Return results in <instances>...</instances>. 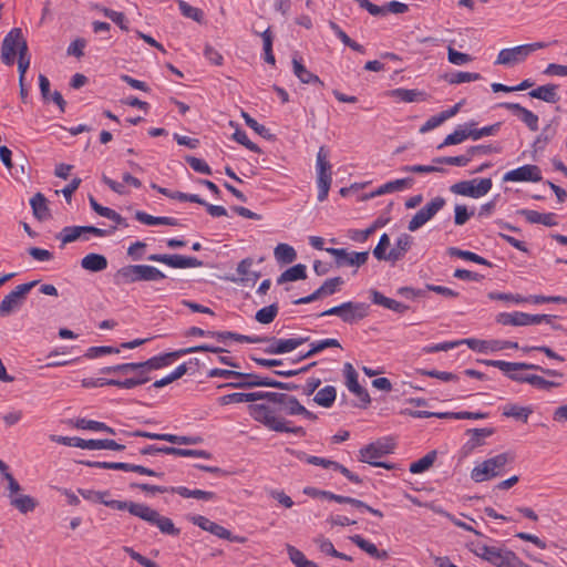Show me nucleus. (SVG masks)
Returning <instances> with one entry per match:
<instances>
[{
	"label": "nucleus",
	"mask_w": 567,
	"mask_h": 567,
	"mask_svg": "<svg viewBox=\"0 0 567 567\" xmlns=\"http://www.w3.org/2000/svg\"><path fill=\"white\" fill-rule=\"evenodd\" d=\"M264 403L249 405V415L271 431L280 433H293L303 436V427L291 426L286 416L302 415L308 420H316L317 415L308 411L297 398L280 392H264Z\"/></svg>",
	"instance_id": "f257e3e1"
},
{
	"label": "nucleus",
	"mask_w": 567,
	"mask_h": 567,
	"mask_svg": "<svg viewBox=\"0 0 567 567\" xmlns=\"http://www.w3.org/2000/svg\"><path fill=\"white\" fill-rule=\"evenodd\" d=\"M104 505L117 511L126 509L130 514L156 526L165 535L178 536L181 533L171 518L161 515L156 509L146 504L112 499L104 502Z\"/></svg>",
	"instance_id": "f03ea898"
},
{
	"label": "nucleus",
	"mask_w": 567,
	"mask_h": 567,
	"mask_svg": "<svg viewBox=\"0 0 567 567\" xmlns=\"http://www.w3.org/2000/svg\"><path fill=\"white\" fill-rule=\"evenodd\" d=\"M166 278L158 268L150 265H127L120 268L114 281L116 285H131L138 281H157Z\"/></svg>",
	"instance_id": "7ed1b4c3"
},
{
	"label": "nucleus",
	"mask_w": 567,
	"mask_h": 567,
	"mask_svg": "<svg viewBox=\"0 0 567 567\" xmlns=\"http://www.w3.org/2000/svg\"><path fill=\"white\" fill-rule=\"evenodd\" d=\"M514 457L507 452L487 458L471 471V478L476 483H482L497 477L503 473L504 467L508 463H512Z\"/></svg>",
	"instance_id": "20e7f679"
},
{
	"label": "nucleus",
	"mask_w": 567,
	"mask_h": 567,
	"mask_svg": "<svg viewBox=\"0 0 567 567\" xmlns=\"http://www.w3.org/2000/svg\"><path fill=\"white\" fill-rule=\"evenodd\" d=\"M28 50L27 40L23 37L20 28L11 29L4 37L1 44V61L6 65H12L16 61V56L22 52V47Z\"/></svg>",
	"instance_id": "39448f33"
},
{
	"label": "nucleus",
	"mask_w": 567,
	"mask_h": 567,
	"mask_svg": "<svg viewBox=\"0 0 567 567\" xmlns=\"http://www.w3.org/2000/svg\"><path fill=\"white\" fill-rule=\"evenodd\" d=\"M547 47L545 42H534L529 44H522L511 49H503L499 51L495 64L511 66L525 61V59L533 52Z\"/></svg>",
	"instance_id": "423d86ee"
},
{
	"label": "nucleus",
	"mask_w": 567,
	"mask_h": 567,
	"mask_svg": "<svg viewBox=\"0 0 567 567\" xmlns=\"http://www.w3.org/2000/svg\"><path fill=\"white\" fill-rule=\"evenodd\" d=\"M317 185L318 200L327 199L332 183L331 164L328 161V152L321 146L317 153Z\"/></svg>",
	"instance_id": "0eeeda50"
},
{
	"label": "nucleus",
	"mask_w": 567,
	"mask_h": 567,
	"mask_svg": "<svg viewBox=\"0 0 567 567\" xmlns=\"http://www.w3.org/2000/svg\"><path fill=\"white\" fill-rule=\"evenodd\" d=\"M485 363L489 367H494L503 371L509 379L511 375H520L519 373H516V371L520 370H534V371H540L542 373L549 375V377H563V373L543 368L538 364L534 363H526V362H507L503 360H487Z\"/></svg>",
	"instance_id": "6e6552de"
},
{
	"label": "nucleus",
	"mask_w": 567,
	"mask_h": 567,
	"mask_svg": "<svg viewBox=\"0 0 567 567\" xmlns=\"http://www.w3.org/2000/svg\"><path fill=\"white\" fill-rule=\"evenodd\" d=\"M492 186L491 178H474L455 183L451 186V192L462 196L480 198L486 195Z\"/></svg>",
	"instance_id": "1a4fd4ad"
},
{
	"label": "nucleus",
	"mask_w": 567,
	"mask_h": 567,
	"mask_svg": "<svg viewBox=\"0 0 567 567\" xmlns=\"http://www.w3.org/2000/svg\"><path fill=\"white\" fill-rule=\"evenodd\" d=\"M38 280L22 284L16 287L10 293H8L0 302V316L6 317L19 309L25 298V295L38 285Z\"/></svg>",
	"instance_id": "9d476101"
},
{
	"label": "nucleus",
	"mask_w": 567,
	"mask_h": 567,
	"mask_svg": "<svg viewBox=\"0 0 567 567\" xmlns=\"http://www.w3.org/2000/svg\"><path fill=\"white\" fill-rule=\"evenodd\" d=\"M190 522L198 526L199 528L209 532L210 534L215 535L218 538L227 539L233 543H239L244 544L246 543L247 538L244 536L233 535L230 530L226 529L221 525L212 522L205 516L202 515H195L190 517Z\"/></svg>",
	"instance_id": "9b49d317"
},
{
	"label": "nucleus",
	"mask_w": 567,
	"mask_h": 567,
	"mask_svg": "<svg viewBox=\"0 0 567 567\" xmlns=\"http://www.w3.org/2000/svg\"><path fill=\"white\" fill-rule=\"evenodd\" d=\"M446 202L443 197H435L431 202H429L424 207H422L409 221L408 229L410 231H415L420 229L423 225H425L429 220H431L437 212H440Z\"/></svg>",
	"instance_id": "f8f14e48"
},
{
	"label": "nucleus",
	"mask_w": 567,
	"mask_h": 567,
	"mask_svg": "<svg viewBox=\"0 0 567 567\" xmlns=\"http://www.w3.org/2000/svg\"><path fill=\"white\" fill-rule=\"evenodd\" d=\"M326 251L334 257V262L338 268L344 266L360 267L369 259V251L349 252L344 248H326Z\"/></svg>",
	"instance_id": "ddd939ff"
},
{
	"label": "nucleus",
	"mask_w": 567,
	"mask_h": 567,
	"mask_svg": "<svg viewBox=\"0 0 567 567\" xmlns=\"http://www.w3.org/2000/svg\"><path fill=\"white\" fill-rule=\"evenodd\" d=\"M150 261H156L167 265L172 268H195L202 267L203 262L196 257L183 256V255H166V254H153L147 258Z\"/></svg>",
	"instance_id": "4468645a"
},
{
	"label": "nucleus",
	"mask_w": 567,
	"mask_h": 567,
	"mask_svg": "<svg viewBox=\"0 0 567 567\" xmlns=\"http://www.w3.org/2000/svg\"><path fill=\"white\" fill-rule=\"evenodd\" d=\"M393 449L394 445L390 441H377L365 445L360 450L359 460L361 462L373 465V463H377L379 458L391 453Z\"/></svg>",
	"instance_id": "2eb2a0df"
},
{
	"label": "nucleus",
	"mask_w": 567,
	"mask_h": 567,
	"mask_svg": "<svg viewBox=\"0 0 567 567\" xmlns=\"http://www.w3.org/2000/svg\"><path fill=\"white\" fill-rule=\"evenodd\" d=\"M264 338V342L269 343L268 347L265 349V352L269 354H282L291 352L309 340V337H299L291 339H277L275 337Z\"/></svg>",
	"instance_id": "dca6fc26"
},
{
	"label": "nucleus",
	"mask_w": 567,
	"mask_h": 567,
	"mask_svg": "<svg viewBox=\"0 0 567 567\" xmlns=\"http://www.w3.org/2000/svg\"><path fill=\"white\" fill-rule=\"evenodd\" d=\"M255 386H279L276 383V380L260 377L255 373H243L241 377L237 381L225 383L219 385V388H234V389H250Z\"/></svg>",
	"instance_id": "f3484780"
},
{
	"label": "nucleus",
	"mask_w": 567,
	"mask_h": 567,
	"mask_svg": "<svg viewBox=\"0 0 567 567\" xmlns=\"http://www.w3.org/2000/svg\"><path fill=\"white\" fill-rule=\"evenodd\" d=\"M340 319L348 324H353L369 315L370 306L365 302L346 301L341 303Z\"/></svg>",
	"instance_id": "a211bd4d"
},
{
	"label": "nucleus",
	"mask_w": 567,
	"mask_h": 567,
	"mask_svg": "<svg viewBox=\"0 0 567 567\" xmlns=\"http://www.w3.org/2000/svg\"><path fill=\"white\" fill-rule=\"evenodd\" d=\"M504 182H540L542 181V172L540 168L536 165H524L518 168L512 169L507 172L503 176Z\"/></svg>",
	"instance_id": "6ab92c4d"
},
{
	"label": "nucleus",
	"mask_w": 567,
	"mask_h": 567,
	"mask_svg": "<svg viewBox=\"0 0 567 567\" xmlns=\"http://www.w3.org/2000/svg\"><path fill=\"white\" fill-rule=\"evenodd\" d=\"M185 355L184 349L176 350L174 352L164 353L161 355L153 357L143 362H135L136 369L148 370L150 372L153 370H158L172 363L173 360Z\"/></svg>",
	"instance_id": "aec40b11"
},
{
	"label": "nucleus",
	"mask_w": 567,
	"mask_h": 567,
	"mask_svg": "<svg viewBox=\"0 0 567 567\" xmlns=\"http://www.w3.org/2000/svg\"><path fill=\"white\" fill-rule=\"evenodd\" d=\"M306 462L308 464H312V465H317V466H322L324 468H332L334 471H339L342 475H344L349 481L353 482V483H357V484H360L362 481L361 478L353 474L351 471H349L346 466H343L342 464L336 462V461H331V460H327V458H323V457H319V456H309L306 458Z\"/></svg>",
	"instance_id": "412c9836"
},
{
	"label": "nucleus",
	"mask_w": 567,
	"mask_h": 567,
	"mask_svg": "<svg viewBox=\"0 0 567 567\" xmlns=\"http://www.w3.org/2000/svg\"><path fill=\"white\" fill-rule=\"evenodd\" d=\"M412 244V236L408 234H401L398 237L394 247L390 249V251L388 252V261L395 262L402 259L405 256V254L410 250Z\"/></svg>",
	"instance_id": "4be33fe9"
},
{
	"label": "nucleus",
	"mask_w": 567,
	"mask_h": 567,
	"mask_svg": "<svg viewBox=\"0 0 567 567\" xmlns=\"http://www.w3.org/2000/svg\"><path fill=\"white\" fill-rule=\"evenodd\" d=\"M371 300L374 305L382 306L398 313H404L409 310V306L399 302L394 299L388 298L378 290L370 291Z\"/></svg>",
	"instance_id": "5701e85b"
},
{
	"label": "nucleus",
	"mask_w": 567,
	"mask_h": 567,
	"mask_svg": "<svg viewBox=\"0 0 567 567\" xmlns=\"http://www.w3.org/2000/svg\"><path fill=\"white\" fill-rule=\"evenodd\" d=\"M511 380L519 383H528L537 389L547 391L551 388L560 386L559 382L549 381L536 374L511 375Z\"/></svg>",
	"instance_id": "b1692460"
},
{
	"label": "nucleus",
	"mask_w": 567,
	"mask_h": 567,
	"mask_svg": "<svg viewBox=\"0 0 567 567\" xmlns=\"http://www.w3.org/2000/svg\"><path fill=\"white\" fill-rule=\"evenodd\" d=\"M51 441L56 442L66 446L80 447L83 450H97L99 440H84L81 437H70V436H60V435H51Z\"/></svg>",
	"instance_id": "393cba45"
},
{
	"label": "nucleus",
	"mask_w": 567,
	"mask_h": 567,
	"mask_svg": "<svg viewBox=\"0 0 567 567\" xmlns=\"http://www.w3.org/2000/svg\"><path fill=\"white\" fill-rule=\"evenodd\" d=\"M530 224H542L544 226H556V215L554 213H539L532 209H520L518 212Z\"/></svg>",
	"instance_id": "a878e982"
},
{
	"label": "nucleus",
	"mask_w": 567,
	"mask_h": 567,
	"mask_svg": "<svg viewBox=\"0 0 567 567\" xmlns=\"http://www.w3.org/2000/svg\"><path fill=\"white\" fill-rule=\"evenodd\" d=\"M264 391L258 392H234L230 394L223 395L218 399L220 405H228L231 403H243V402H256L262 400Z\"/></svg>",
	"instance_id": "bb28decb"
},
{
	"label": "nucleus",
	"mask_w": 567,
	"mask_h": 567,
	"mask_svg": "<svg viewBox=\"0 0 567 567\" xmlns=\"http://www.w3.org/2000/svg\"><path fill=\"white\" fill-rule=\"evenodd\" d=\"M470 550L477 557L493 564L497 559L498 554L503 550L495 546H487L481 542H472L470 544Z\"/></svg>",
	"instance_id": "cd10ccee"
},
{
	"label": "nucleus",
	"mask_w": 567,
	"mask_h": 567,
	"mask_svg": "<svg viewBox=\"0 0 567 567\" xmlns=\"http://www.w3.org/2000/svg\"><path fill=\"white\" fill-rule=\"evenodd\" d=\"M107 259L105 256L91 252L81 259V267L91 272H100L107 268Z\"/></svg>",
	"instance_id": "c85d7f7f"
},
{
	"label": "nucleus",
	"mask_w": 567,
	"mask_h": 567,
	"mask_svg": "<svg viewBox=\"0 0 567 567\" xmlns=\"http://www.w3.org/2000/svg\"><path fill=\"white\" fill-rule=\"evenodd\" d=\"M208 333L209 337L216 338L218 341L221 342L226 341L227 339H233L235 341L246 343H262L265 341V338H260L258 336H245L230 331H212Z\"/></svg>",
	"instance_id": "c756f323"
},
{
	"label": "nucleus",
	"mask_w": 567,
	"mask_h": 567,
	"mask_svg": "<svg viewBox=\"0 0 567 567\" xmlns=\"http://www.w3.org/2000/svg\"><path fill=\"white\" fill-rule=\"evenodd\" d=\"M292 66L295 75L306 84H317L319 86H323V82L319 79L318 75L313 74L295 56L292 59Z\"/></svg>",
	"instance_id": "7c9ffc66"
},
{
	"label": "nucleus",
	"mask_w": 567,
	"mask_h": 567,
	"mask_svg": "<svg viewBox=\"0 0 567 567\" xmlns=\"http://www.w3.org/2000/svg\"><path fill=\"white\" fill-rule=\"evenodd\" d=\"M389 95L405 103L422 102L427 99V94L425 92L414 89H394L389 92Z\"/></svg>",
	"instance_id": "2f4dec72"
},
{
	"label": "nucleus",
	"mask_w": 567,
	"mask_h": 567,
	"mask_svg": "<svg viewBox=\"0 0 567 567\" xmlns=\"http://www.w3.org/2000/svg\"><path fill=\"white\" fill-rule=\"evenodd\" d=\"M135 219L138 220L142 224L148 225V226H156V225H166V226H179L178 219L174 217H155L152 216L145 212L137 210L135 213Z\"/></svg>",
	"instance_id": "473e14b6"
},
{
	"label": "nucleus",
	"mask_w": 567,
	"mask_h": 567,
	"mask_svg": "<svg viewBox=\"0 0 567 567\" xmlns=\"http://www.w3.org/2000/svg\"><path fill=\"white\" fill-rule=\"evenodd\" d=\"M495 567H530L525 564L514 551L503 549L497 559L492 564Z\"/></svg>",
	"instance_id": "72a5a7b5"
},
{
	"label": "nucleus",
	"mask_w": 567,
	"mask_h": 567,
	"mask_svg": "<svg viewBox=\"0 0 567 567\" xmlns=\"http://www.w3.org/2000/svg\"><path fill=\"white\" fill-rule=\"evenodd\" d=\"M528 95L533 99H538L547 103H556L559 100L557 95V85L546 84L532 90Z\"/></svg>",
	"instance_id": "f704fd0d"
},
{
	"label": "nucleus",
	"mask_w": 567,
	"mask_h": 567,
	"mask_svg": "<svg viewBox=\"0 0 567 567\" xmlns=\"http://www.w3.org/2000/svg\"><path fill=\"white\" fill-rule=\"evenodd\" d=\"M413 178L412 177H405L400 178L395 181L388 182L383 185H381L374 193V196H380L388 193L399 192L406 188H411L413 185Z\"/></svg>",
	"instance_id": "c9c22d12"
},
{
	"label": "nucleus",
	"mask_w": 567,
	"mask_h": 567,
	"mask_svg": "<svg viewBox=\"0 0 567 567\" xmlns=\"http://www.w3.org/2000/svg\"><path fill=\"white\" fill-rule=\"evenodd\" d=\"M10 504L17 508L22 514H28L33 512L38 506V502L35 498L30 495H9Z\"/></svg>",
	"instance_id": "e433bc0d"
},
{
	"label": "nucleus",
	"mask_w": 567,
	"mask_h": 567,
	"mask_svg": "<svg viewBox=\"0 0 567 567\" xmlns=\"http://www.w3.org/2000/svg\"><path fill=\"white\" fill-rule=\"evenodd\" d=\"M307 278V267L303 264H297L285 270L277 279L278 285L289 281L303 280Z\"/></svg>",
	"instance_id": "4c0bfd02"
},
{
	"label": "nucleus",
	"mask_w": 567,
	"mask_h": 567,
	"mask_svg": "<svg viewBox=\"0 0 567 567\" xmlns=\"http://www.w3.org/2000/svg\"><path fill=\"white\" fill-rule=\"evenodd\" d=\"M30 205L32 207L34 217L39 220H44L50 217L48 200L42 193H37L30 199Z\"/></svg>",
	"instance_id": "58836bf2"
},
{
	"label": "nucleus",
	"mask_w": 567,
	"mask_h": 567,
	"mask_svg": "<svg viewBox=\"0 0 567 567\" xmlns=\"http://www.w3.org/2000/svg\"><path fill=\"white\" fill-rule=\"evenodd\" d=\"M350 540L355 544L360 549L364 550L372 557L378 559H384L388 557V553L385 550L380 551L377 546L369 540L364 539L360 535H353L350 537Z\"/></svg>",
	"instance_id": "ea45409f"
},
{
	"label": "nucleus",
	"mask_w": 567,
	"mask_h": 567,
	"mask_svg": "<svg viewBox=\"0 0 567 567\" xmlns=\"http://www.w3.org/2000/svg\"><path fill=\"white\" fill-rule=\"evenodd\" d=\"M475 125H476L475 122H470V123L466 124L467 130H468L470 138L473 140V141H477V140H480V138H482L484 136L495 135V134H497V132L501 128V123L499 122H497L495 124H492V125H488V126H484L482 128H476Z\"/></svg>",
	"instance_id": "a19ab883"
},
{
	"label": "nucleus",
	"mask_w": 567,
	"mask_h": 567,
	"mask_svg": "<svg viewBox=\"0 0 567 567\" xmlns=\"http://www.w3.org/2000/svg\"><path fill=\"white\" fill-rule=\"evenodd\" d=\"M336 396V388L332 385H326L316 393L313 401L320 406L330 408L333 404Z\"/></svg>",
	"instance_id": "79ce46f5"
},
{
	"label": "nucleus",
	"mask_w": 567,
	"mask_h": 567,
	"mask_svg": "<svg viewBox=\"0 0 567 567\" xmlns=\"http://www.w3.org/2000/svg\"><path fill=\"white\" fill-rule=\"evenodd\" d=\"M496 321L503 326L523 327L526 326L525 312H502L496 317Z\"/></svg>",
	"instance_id": "37998d69"
},
{
	"label": "nucleus",
	"mask_w": 567,
	"mask_h": 567,
	"mask_svg": "<svg viewBox=\"0 0 567 567\" xmlns=\"http://www.w3.org/2000/svg\"><path fill=\"white\" fill-rule=\"evenodd\" d=\"M275 258L281 264H291L297 258V252L293 247L288 244H279L274 251Z\"/></svg>",
	"instance_id": "c03bdc74"
},
{
	"label": "nucleus",
	"mask_w": 567,
	"mask_h": 567,
	"mask_svg": "<svg viewBox=\"0 0 567 567\" xmlns=\"http://www.w3.org/2000/svg\"><path fill=\"white\" fill-rule=\"evenodd\" d=\"M251 266H252V259H250V258L243 259L238 264L237 274L239 275L241 281L255 284L258 280L259 274L256 271H251L250 270Z\"/></svg>",
	"instance_id": "a18cd8bd"
},
{
	"label": "nucleus",
	"mask_w": 567,
	"mask_h": 567,
	"mask_svg": "<svg viewBox=\"0 0 567 567\" xmlns=\"http://www.w3.org/2000/svg\"><path fill=\"white\" fill-rule=\"evenodd\" d=\"M447 254L453 257H458L464 260H468V261H473V262H476L480 265H485V266L492 267V264L488 260H486L485 258L476 255L475 252L468 251V250H462L456 247H450L447 249Z\"/></svg>",
	"instance_id": "49530a36"
},
{
	"label": "nucleus",
	"mask_w": 567,
	"mask_h": 567,
	"mask_svg": "<svg viewBox=\"0 0 567 567\" xmlns=\"http://www.w3.org/2000/svg\"><path fill=\"white\" fill-rule=\"evenodd\" d=\"M532 412V409L519 406L517 404H506L503 408L504 416L522 420L525 423L527 422L528 416Z\"/></svg>",
	"instance_id": "de8ad7c7"
},
{
	"label": "nucleus",
	"mask_w": 567,
	"mask_h": 567,
	"mask_svg": "<svg viewBox=\"0 0 567 567\" xmlns=\"http://www.w3.org/2000/svg\"><path fill=\"white\" fill-rule=\"evenodd\" d=\"M435 460H436V452L431 451L427 454H425L423 457H421L420 460L411 463L410 472L413 474L423 473V472L427 471L433 465Z\"/></svg>",
	"instance_id": "09e8293b"
},
{
	"label": "nucleus",
	"mask_w": 567,
	"mask_h": 567,
	"mask_svg": "<svg viewBox=\"0 0 567 567\" xmlns=\"http://www.w3.org/2000/svg\"><path fill=\"white\" fill-rule=\"evenodd\" d=\"M340 347H341V344L337 339H324V340L315 341L311 343L310 350L306 354L302 355V359L310 358V357L323 351L327 348H340Z\"/></svg>",
	"instance_id": "8fccbe9b"
},
{
	"label": "nucleus",
	"mask_w": 567,
	"mask_h": 567,
	"mask_svg": "<svg viewBox=\"0 0 567 567\" xmlns=\"http://www.w3.org/2000/svg\"><path fill=\"white\" fill-rule=\"evenodd\" d=\"M178 8L182 14L188 19H192L198 23H202L204 20V13L200 9L192 7L184 0H177Z\"/></svg>",
	"instance_id": "3c124183"
},
{
	"label": "nucleus",
	"mask_w": 567,
	"mask_h": 567,
	"mask_svg": "<svg viewBox=\"0 0 567 567\" xmlns=\"http://www.w3.org/2000/svg\"><path fill=\"white\" fill-rule=\"evenodd\" d=\"M471 161L472 159L466 151L465 154L458 155V156L435 157L433 159V163H435L437 165L446 164V165H455V166H466Z\"/></svg>",
	"instance_id": "603ef678"
},
{
	"label": "nucleus",
	"mask_w": 567,
	"mask_h": 567,
	"mask_svg": "<svg viewBox=\"0 0 567 567\" xmlns=\"http://www.w3.org/2000/svg\"><path fill=\"white\" fill-rule=\"evenodd\" d=\"M278 313L277 303L264 307L256 312L255 319L262 324L272 322Z\"/></svg>",
	"instance_id": "864d4df0"
},
{
	"label": "nucleus",
	"mask_w": 567,
	"mask_h": 567,
	"mask_svg": "<svg viewBox=\"0 0 567 567\" xmlns=\"http://www.w3.org/2000/svg\"><path fill=\"white\" fill-rule=\"evenodd\" d=\"M470 138L467 126L464 128H457L453 133L449 134L442 144L439 145V148H443L449 145H456L465 140Z\"/></svg>",
	"instance_id": "5fc2aeb1"
},
{
	"label": "nucleus",
	"mask_w": 567,
	"mask_h": 567,
	"mask_svg": "<svg viewBox=\"0 0 567 567\" xmlns=\"http://www.w3.org/2000/svg\"><path fill=\"white\" fill-rule=\"evenodd\" d=\"M450 84H460L465 82H473L481 79L480 73L457 71L445 76Z\"/></svg>",
	"instance_id": "6e6d98bb"
},
{
	"label": "nucleus",
	"mask_w": 567,
	"mask_h": 567,
	"mask_svg": "<svg viewBox=\"0 0 567 567\" xmlns=\"http://www.w3.org/2000/svg\"><path fill=\"white\" fill-rule=\"evenodd\" d=\"M82 235V228L80 226H68L61 230L58 238H60L62 244L65 245L75 241L81 238Z\"/></svg>",
	"instance_id": "4d7b16f0"
},
{
	"label": "nucleus",
	"mask_w": 567,
	"mask_h": 567,
	"mask_svg": "<svg viewBox=\"0 0 567 567\" xmlns=\"http://www.w3.org/2000/svg\"><path fill=\"white\" fill-rule=\"evenodd\" d=\"M264 42L265 61L270 64H275V55L272 53V40L274 35L270 29L265 30L261 34Z\"/></svg>",
	"instance_id": "13d9d810"
},
{
	"label": "nucleus",
	"mask_w": 567,
	"mask_h": 567,
	"mask_svg": "<svg viewBox=\"0 0 567 567\" xmlns=\"http://www.w3.org/2000/svg\"><path fill=\"white\" fill-rule=\"evenodd\" d=\"M468 434H471L470 441L472 443H475V446H482L484 444V439L493 435L494 430L489 427L484 429H473L467 431Z\"/></svg>",
	"instance_id": "bf43d9fd"
},
{
	"label": "nucleus",
	"mask_w": 567,
	"mask_h": 567,
	"mask_svg": "<svg viewBox=\"0 0 567 567\" xmlns=\"http://www.w3.org/2000/svg\"><path fill=\"white\" fill-rule=\"evenodd\" d=\"M556 130L551 127L550 124L546 125L540 134L536 137L534 142V146L538 148H544L555 136Z\"/></svg>",
	"instance_id": "052dcab7"
},
{
	"label": "nucleus",
	"mask_w": 567,
	"mask_h": 567,
	"mask_svg": "<svg viewBox=\"0 0 567 567\" xmlns=\"http://www.w3.org/2000/svg\"><path fill=\"white\" fill-rule=\"evenodd\" d=\"M136 369L135 362L131 363H123V364H116V365H110L101 369V373L104 374H111V373H117L122 375H128L132 371Z\"/></svg>",
	"instance_id": "680f3d73"
},
{
	"label": "nucleus",
	"mask_w": 567,
	"mask_h": 567,
	"mask_svg": "<svg viewBox=\"0 0 567 567\" xmlns=\"http://www.w3.org/2000/svg\"><path fill=\"white\" fill-rule=\"evenodd\" d=\"M186 163L197 173L210 175L212 169L209 165L202 158L187 155L185 157Z\"/></svg>",
	"instance_id": "e2e57ef3"
},
{
	"label": "nucleus",
	"mask_w": 567,
	"mask_h": 567,
	"mask_svg": "<svg viewBox=\"0 0 567 567\" xmlns=\"http://www.w3.org/2000/svg\"><path fill=\"white\" fill-rule=\"evenodd\" d=\"M103 14L116 23L122 30L128 31L127 20L123 12H118L109 8L102 10Z\"/></svg>",
	"instance_id": "0e129e2a"
},
{
	"label": "nucleus",
	"mask_w": 567,
	"mask_h": 567,
	"mask_svg": "<svg viewBox=\"0 0 567 567\" xmlns=\"http://www.w3.org/2000/svg\"><path fill=\"white\" fill-rule=\"evenodd\" d=\"M233 138H234L237 143H239V144L244 145L245 147H247L249 151H251V152H254V153H257V154H260V153H261L260 147H259L257 144L252 143V142L248 138V136H247V134H246V132H245V131H243V130H236V131H235V133L233 134Z\"/></svg>",
	"instance_id": "69168bd1"
},
{
	"label": "nucleus",
	"mask_w": 567,
	"mask_h": 567,
	"mask_svg": "<svg viewBox=\"0 0 567 567\" xmlns=\"http://www.w3.org/2000/svg\"><path fill=\"white\" fill-rule=\"evenodd\" d=\"M447 60L450 63L455 65H463L473 60V58L470 54L458 52L452 47L447 48Z\"/></svg>",
	"instance_id": "338daca9"
},
{
	"label": "nucleus",
	"mask_w": 567,
	"mask_h": 567,
	"mask_svg": "<svg viewBox=\"0 0 567 567\" xmlns=\"http://www.w3.org/2000/svg\"><path fill=\"white\" fill-rule=\"evenodd\" d=\"M343 279L341 277H334L326 280L320 287L323 289L324 296H331L339 291L340 287L343 285Z\"/></svg>",
	"instance_id": "774afa93"
}]
</instances>
